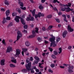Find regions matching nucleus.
<instances>
[{
  "mask_svg": "<svg viewBox=\"0 0 74 74\" xmlns=\"http://www.w3.org/2000/svg\"><path fill=\"white\" fill-rule=\"evenodd\" d=\"M17 33L18 35L17 38V41H18V40H19L21 37H22V35L21 32L19 31L17 32Z\"/></svg>",
  "mask_w": 74,
  "mask_h": 74,
  "instance_id": "3",
  "label": "nucleus"
},
{
  "mask_svg": "<svg viewBox=\"0 0 74 74\" xmlns=\"http://www.w3.org/2000/svg\"><path fill=\"white\" fill-rule=\"evenodd\" d=\"M32 34L34 35V34H36V31H34L33 30L32 31Z\"/></svg>",
  "mask_w": 74,
  "mask_h": 74,
  "instance_id": "57",
  "label": "nucleus"
},
{
  "mask_svg": "<svg viewBox=\"0 0 74 74\" xmlns=\"http://www.w3.org/2000/svg\"><path fill=\"white\" fill-rule=\"evenodd\" d=\"M6 20H5V18L4 17L3 18V21H2V23L3 24H4V23H5V22H6Z\"/></svg>",
  "mask_w": 74,
  "mask_h": 74,
  "instance_id": "29",
  "label": "nucleus"
},
{
  "mask_svg": "<svg viewBox=\"0 0 74 74\" xmlns=\"http://www.w3.org/2000/svg\"><path fill=\"white\" fill-rule=\"evenodd\" d=\"M12 16H15L16 15V13L15 12H13L12 13Z\"/></svg>",
  "mask_w": 74,
  "mask_h": 74,
  "instance_id": "47",
  "label": "nucleus"
},
{
  "mask_svg": "<svg viewBox=\"0 0 74 74\" xmlns=\"http://www.w3.org/2000/svg\"><path fill=\"white\" fill-rule=\"evenodd\" d=\"M25 45L27 47H29L30 45V44L28 41H27L25 43Z\"/></svg>",
  "mask_w": 74,
  "mask_h": 74,
  "instance_id": "18",
  "label": "nucleus"
},
{
  "mask_svg": "<svg viewBox=\"0 0 74 74\" xmlns=\"http://www.w3.org/2000/svg\"><path fill=\"white\" fill-rule=\"evenodd\" d=\"M4 3L5 5H8L10 4L9 2H8V1H5Z\"/></svg>",
  "mask_w": 74,
  "mask_h": 74,
  "instance_id": "27",
  "label": "nucleus"
},
{
  "mask_svg": "<svg viewBox=\"0 0 74 74\" xmlns=\"http://www.w3.org/2000/svg\"><path fill=\"white\" fill-rule=\"evenodd\" d=\"M62 14V13L61 12H59L58 13V15H61Z\"/></svg>",
  "mask_w": 74,
  "mask_h": 74,
  "instance_id": "59",
  "label": "nucleus"
},
{
  "mask_svg": "<svg viewBox=\"0 0 74 74\" xmlns=\"http://www.w3.org/2000/svg\"><path fill=\"white\" fill-rule=\"evenodd\" d=\"M2 43L3 44H4L5 45H6V43L5 42V40L4 39H3V40L2 41Z\"/></svg>",
  "mask_w": 74,
  "mask_h": 74,
  "instance_id": "38",
  "label": "nucleus"
},
{
  "mask_svg": "<svg viewBox=\"0 0 74 74\" xmlns=\"http://www.w3.org/2000/svg\"><path fill=\"white\" fill-rule=\"evenodd\" d=\"M60 67L61 68V69H64V67L63 66H60Z\"/></svg>",
  "mask_w": 74,
  "mask_h": 74,
  "instance_id": "63",
  "label": "nucleus"
},
{
  "mask_svg": "<svg viewBox=\"0 0 74 74\" xmlns=\"http://www.w3.org/2000/svg\"><path fill=\"white\" fill-rule=\"evenodd\" d=\"M25 67H26V69L28 71H30V70H31V73H34V70H33V69H31V67H32V62H29L27 64H25Z\"/></svg>",
  "mask_w": 74,
  "mask_h": 74,
  "instance_id": "1",
  "label": "nucleus"
},
{
  "mask_svg": "<svg viewBox=\"0 0 74 74\" xmlns=\"http://www.w3.org/2000/svg\"><path fill=\"white\" fill-rule=\"evenodd\" d=\"M24 28L25 29H27V26L26 25H24Z\"/></svg>",
  "mask_w": 74,
  "mask_h": 74,
  "instance_id": "54",
  "label": "nucleus"
},
{
  "mask_svg": "<svg viewBox=\"0 0 74 74\" xmlns=\"http://www.w3.org/2000/svg\"><path fill=\"white\" fill-rule=\"evenodd\" d=\"M35 32L36 33H38V28L36 27L35 28Z\"/></svg>",
  "mask_w": 74,
  "mask_h": 74,
  "instance_id": "31",
  "label": "nucleus"
},
{
  "mask_svg": "<svg viewBox=\"0 0 74 74\" xmlns=\"http://www.w3.org/2000/svg\"><path fill=\"white\" fill-rule=\"evenodd\" d=\"M32 15L33 16H35V13H36V9H34L32 12Z\"/></svg>",
  "mask_w": 74,
  "mask_h": 74,
  "instance_id": "19",
  "label": "nucleus"
},
{
  "mask_svg": "<svg viewBox=\"0 0 74 74\" xmlns=\"http://www.w3.org/2000/svg\"><path fill=\"white\" fill-rule=\"evenodd\" d=\"M66 12H69L70 11H73V9H71L69 7L66 8Z\"/></svg>",
  "mask_w": 74,
  "mask_h": 74,
  "instance_id": "10",
  "label": "nucleus"
},
{
  "mask_svg": "<svg viewBox=\"0 0 74 74\" xmlns=\"http://www.w3.org/2000/svg\"><path fill=\"white\" fill-rule=\"evenodd\" d=\"M72 22H74V16H73L72 17Z\"/></svg>",
  "mask_w": 74,
  "mask_h": 74,
  "instance_id": "64",
  "label": "nucleus"
},
{
  "mask_svg": "<svg viewBox=\"0 0 74 74\" xmlns=\"http://www.w3.org/2000/svg\"><path fill=\"white\" fill-rule=\"evenodd\" d=\"M18 4L19 5H20L21 7H23V3L21 2V1L18 2Z\"/></svg>",
  "mask_w": 74,
  "mask_h": 74,
  "instance_id": "17",
  "label": "nucleus"
},
{
  "mask_svg": "<svg viewBox=\"0 0 74 74\" xmlns=\"http://www.w3.org/2000/svg\"><path fill=\"white\" fill-rule=\"evenodd\" d=\"M12 51V47L11 46H9L7 48V49L6 50V53H10Z\"/></svg>",
  "mask_w": 74,
  "mask_h": 74,
  "instance_id": "4",
  "label": "nucleus"
},
{
  "mask_svg": "<svg viewBox=\"0 0 74 74\" xmlns=\"http://www.w3.org/2000/svg\"><path fill=\"white\" fill-rule=\"evenodd\" d=\"M56 44H55V43H53V47H56Z\"/></svg>",
  "mask_w": 74,
  "mask_h": 74,
  "instance_id": "55",
  "label": "nucleus"
},
{
  "mask_svg": "<svg viewBox=\"0 0 74 74\" xmlns=\"http://www.w3.org/2000/svg\"><path fill=\"white\" fill-rule=\"evenodd\" d=\"M73 69H74V67L73 66H69L68 69V72L69 73H73Z\"/></svg>",
  "mask_w": 74,
  "mask_h": 74,
  "instance_id": "5",
  "label": "nucleus"
},
{
  "mask_svg": "<svg viewBox=\"0 0 74 74\" xmlns=\"http://www.w3.org/2000/svg\"><path fill=\"white\" fill-rule=\"evenodd\" d=\"M52 15L51 14H50L47 16V18L50 19V18H52Z\"/></svg>",
  "mask_w": 74,
  "mask_h": 74,
  "instance_id": "30",
  "label": "nucleus"
},
{
  "mask_svg": "<svg viewBox=\"0 0 74 74\" xmlns=\"http://www.w3.org/2000/svg\"><path fill=\"white\" fill-rule=\"evenodd\" d=\"M34 19V17H33V16H31L30 18V21H33Z\"/></svg>",
  "mask_w": 74,
  "mask_h": 74,
  "instance_id": "32",
  "label": "nucleus"
},
{
  "mask_svg": "<svg viewBox=\"0 0 74 74\" xmlns=\"http://www.w3.org/2000/svg\"><path fill=\"white\" fill-rule=\"evenodd\" d=\"M48 71L49 72V73H53V71L51 69H49Z\"/></svg>",
  "mask_w": 74,
  "mask_h": 74,
  "instance_id": "46",
  "label": "nucleus"
},
{
  "mask_svg": "<svg viewBox=\"0 0 74 74\" xmlns=\"http://www.w3.org/2000/svg\"><path fill=\"white\" fill-rule=\"evenodd\" d=\"M40 15H41V12H39L38 14L36 15L35 16V18H40Z\"/></svg>",
  "mask_w": 74,
  "mask_h": 74,
  "instance_id": "15",
  "label": "nucleus"
},
{
  "mask_svg": "<svg viewBox=\"0 0 74 74\" xmlns=\"http://www.w3.org/2000/svg\"><path fill=\"white\" fill-rule=\"evenodd\" d=\"M62 16H63V17H64V18H66V15H65V14L62 15Z\"/></svg>",
  "mask_w": 74,
  "mask_h": 74,
  "instance_id": "62",
  "label": "nucleus"
},
{
  "mask_svg": "<svg viewBox=\"0 0 74 74\" xmlns=\"http://www.w3.org/2000/svg\"><path fill=\"white\" fill-rule=\"evenodd\" d=\"M53 27V26L52 25H50L49 26L48 29L49 30H51L52 27Z\"/></svg>",
  "mask_w": 74,
  "mask_h": 74,
  "instance_id": "39",
  "label": "nucleus"
},
{
  "mask_svg": "<svg viewBox=\"0 0 74 74\" xmlns=\"http://www.w3.org/2000/svg\"><path fill=\"white\" fill-rule=\"evenodd\" d=\"M72 48V47H71V46H69L68 47V49H71Z\"/></svg>",
  "mask_w": 74,
  "mask_h": 74,
  "instance_id": "53",
  "label": "nucleus"
},
{
  "mask_svg": "<svg viewBox=\"0 0 74 74\" xmlns=\"http://www.w3.org/2000/svg\"><path fill=\"white\" fill-rule=\"evenodd\" d=\"M5 59H3L1 60L0 61V64L1 65V66H4L5 65V63L4 62H5Z\"/></svg>",
  "mask_w": 74,
  "mask_h": 74,
  "instance_id": "13",
  "label": "nucleus"
},
{
  "mask_svg": "<svg viewBox=\"0 0 74 74\" xmlns=\"http://www.w3.org/2000/svg\"><path fill=\"white\" fill-rule=\"evenodd\" d=\"M68 30L69 32H72L73 31H74V29L71 28L70 25H69L68 26Z\"/></svg>",
  "mask_w": 74,
  "mask_h": 74,
  "instance_id": "11",
  "label": "nucleus"
},
{
  "mask_svg": "<svg viewBox=\"0 0 74 74\" xmlns=\"http://www.w3.org/2000/svg\"><path fill=\"white\" fill-rule=\"evenodd\" d=\"M66 8L64 7V8H61V10L62 11H66Z\"/></svg>",
  "mask_w": 74,
  "mask_h": 74,
  "instance_id": "35",
  "label": "nucleus"
},
{
  "mask_svg": "<svg viewBox=\"0 0 74 74\" xmlns=\"http://www.w3.org/2000/svg\"><path fill=\"white\" fill-rule=\"evenodd\" d=\"M36 73H38L39 72H40V70H39V69H36Z\"/></svg>",
  "mask_w": 74,
  "mask_h": 74,
  "instance_id": "51",
  "label": "nucleus"
},
{
  "mask_svg": "<svg viewBox=\"0 0 74 74\" xmlns=\"http://www.w3.org/2000/svg\"><path fill=\"white\" fill-rule=\"evenodd\" d=\"M53 8V10H54V11H58V9H57V8L56 7H54Z\"/></svg>",
  "mask_w": 74,
  "mask_h": 74,
  "instance_id": "49",
  "label": "nucleus"
},
{
  "mask_svg": "<svg viewBox=\"0 0 74 74\" xmlns=\"http://www.w3.org/2000/svg\"><path fill=\"white\" fill-rule=\"evenodd\" d=\"M10 11L9 10H7L6 12V16H7L6 19L7 21H10L11 20V17L8 16L9 15H10Z\"/></svg>",
  "mask_w": 74,
  "mask_h": 74,
  "instance_id": "2",
  "label": "nucleus"
},
{
  "mask_svg": "<svg viewBox=\"0 0 74 74\" xmlns=\"http://www.w3.org/2000/svg\"><path fill=\"white\" fill-rule=\"evenodd\" d=\"M55 20H56V21L58 23H59L60 22V20L58 18L56 19Z\"/></svg>",
  "mask_w": 74,
  "mask_h": 74,
  "instance_id": "45",
  "label": "nucleus"
},
{
  "mask_svg": "<svg viewBox=\"0 0 74 74\" xmlns=\"http://www.w3.org/2000/svg\"><path fill=\"white\" fill-rule=\"evenodd\" d=\"M50 66L51 67H52V68H53V67L55 66V64H51Z\"/></svg>",
  "mask_w": 74,
  "mask_h": 74,
  "instance_id": "42",
  "label": "nucleus"
},
{
  "mask_svg": "<svg viewBox=\"0 0 74 74\" xmlns=\"http://www.w3.org/2000/svg\"><path fill=\"white\" fill-rule=\"evenodd\" d=\"M49 50L51 52H52V51H53V49L52 48H51V47H49L48 48Z\"/></svg>",
  "mask_w": 74,
  "mask_h": 74,
  "instance_id": "41",
  "label": "nucleus"
},
{
  "mask_svg": "<svg viewBox=\"0 0 74 74\" xmlns=\"http://www.w3.org/2000/svg\"><path fill=\"white\" fill-rule=\"evenodd\" d=\"M53 54L55 55H57L58 54V52L56 51H53Z\"/></svg>",
  "mask_w": 74,
  "mask_h": 74,
  "instance_id": "34",
  "label": "nucleus"
},
{
  "mask_svg": "<svg viewBox=\"0 0 74 74\" xmlns=\"http://www.w3.org/2000/svg\"><path fill=\"white\" fill-rule=\"evenodd\" d=\"M35 37V35H32L28 36L27 38H34V37Z\"/></svg>",
  "mask_w": 74,
  "mask_h": 74,
  "instance_id": "22",
  "label": "nucleus"
},
{
  "mask_svg": "<svg viewBox=\"0 0 74 74\" xmlns=\"http://www.w3.org/2000/svg\"><path fill=\"white\" fill-rule=\"evenodd\" d=\"M28 59H29L27 58V60H26V63H29V61L28 60Z\"/></svg>",
  "mask_w": 74,
  "mask_h": 74,
  "instance_id": "61",
  "label": "nucleus"
},
{
  "mask_svg": "<svg viewBox=\"0 0 74 74\" xmlns=\"http://www.w3.org/2000/svg\"><path fill=\"white\" fill-rule=\"evenodd\" d=\"M21 17H20L19 16H16V18L14 19V20L17 23H19V19H21Z\"/></svg>",
  "mask_w": 74,
  "mask_h": 74,
  "instance_id": "8",
  "label": "nucleus"
},
{
  "mask_svg": "<svg viewBox=\"0 0 74 74\" xmlns=\"http://www.w3.org/2000/svg\"><path fill=\"white\" fill-rule=\"evenodd\" d=\"M22 71L24 73H27V69H23L22 70Z\"/></svg>",
  "mask_w": 74,
  "mask_h": 74,
  "instance_id": "21",
  "label": "nucleus"
},
{
  "mask_svg": "<svg viewBox=\"0 0 74 74\" xmlns=\"http://www.w3.org/2000/svg\"><path fill=\"white\" fill-rule=\"evenodd\" d=\"M37 40L38 41H39V42H40L42 41V38L40 37H38V38Z\"/></svg>",
  "mask_w": 74,
  "mask_h": 74,
  "instance_id": "24",
  "label": "nucleus"
},
{
  "mask_svg": "<svg viewBox=\"0 0 74 74\" xmlns=\"http://www.w3.org/2000/svg\"><path fill=\"white\" fill-rule=\"evenodd\" d=\"M45 1V0H41V2L42 3H44V2Z\"/></svg>",
  "mask_w": 74,
  "mask_h": 74,
  "instance_id": "60",
  "label": "nucleus"
},
{
  "mask_svg": "<svg viewBox=\"0 0 74 74\" xmlns=\"http://www.w3.org/2000/svg\"><path fill=\"white\" fill-rule=\"evenodd\" d=\"M68 5L66 4L65 5L61 3L60 5L61 6H62V7H71V3H68Z\"/></svg>",
  "mask_w": 74,
  "mask_h": 74,
  "instance_id": "6",
  "label": "nucleus"
},
{
  "mask_svg": "<svg viewBox=\"0 0 74 74\" xmlns=\"http://www.w3.org/2000/svg\"><path fill=\"white\" fill-rule=\"evenodd\" d=\"M11 62L14 63H16V59L14 60H11Z\"/></svg>",
  "mask_w": 74,
  "mask_h": 74,
  "instance_id": "40",
  "label": "nucleus"
},
{
  "mask_svg": "<svg viewBox=\"0 0 74 74\" xmlns=\"http://www.w3.org/2000/svg\"><path fill=\"white\" fill-rule=\"evenodd\" d=\"M42 30L43 31L45 32V31L46 30V28H45V27H43L42 28Z\"/></svg>",
  "mask_w": 74,
  "mask_h": 74,
  "instance_id": "44",
  "label": "nucleus"
},
{
  "mask_svg": "<svg viewBox=\"0 0 74 74\" xmlns=\"http://www.w3.org/2000/svg\"><path fill=\"white\" fill-rule=\"evenodd\" d=\"M23 51L25 52L27 51V49L23 48Z\"/></svg>",
  "mask_w": 74,
  "mask_h": 74,
  "instance_id": "43",
  "label": "nucleus"
},
{
  "mask_svg": "<svg viewBox=\"0 0 74 74\" xmlns=\"http://www.w3.org/2000/svg\"><path fill=\"white\" fill-rule=\"evenodd\" d=\"M20 8L23 10H26V7H20Z\"/></svg>",
  "mask_w": 74,
  "mask_h": 74,
  "instance_id": "36",
  "label": "nucleus"
},
{
  "mask_svg": "<svg viewBox=\"0 0 74 74\" xmlns=\"http://www.w3.org/2000/svg\"><path fill=\"white\" fill-rule=\"evenodd\" d=\"M31 16L30 14H29L28 17H27L26 20L27 21H30V18H31Z\"/></svg>",
  "mask_w": 74,
  "mask_h": 74,
  "instance_id": "16",
  "label": "nucleus"
},
{
  "mask_svg": "<svg viewBox=\"0 0 74 74\" xmlns=\"http://www.w3.org/2000/svg\"><path fill=\"white\" fill-rule=\"evenodd\" d=\"M20 54H21V50L19 49H16V56H19V55H20Z\"/></svg>",
  "mask_w": 74,
  "mask_h": 74,
  "instance_id": "7",
  "label": "nucleus"
},
{
  "mask_svg": "<svg viewBox=\"0 0 74 74\" xmlns=\"http://www.w3.org/2000/svg\"><path fill=\"white\" fill-rule=\"evenodd\" d=\"M10 67H16L15 65L12 64H10Z\"/></svg>",
  "mask_w": 74,
  "mask_h": 74,
  "instance_id": "28",
  "label": "nucleus"
},
{
  "mask_svg": "<svg viewBox=\"0 0 74 74\" xmlns=\"http://www.w3.org/2000/svg\"><path fill=\"white\" fill-rule=\"evenodd\" d=\"M67 31H64V32L62 33V37L64 38H65L66 36V35L67 34Z\"/></svg>",
  "mask_w": 74,
  "mask_h": 74,
  "instance_id": "9",
  "label": "nucleus"
},
{
  "mask_svg": "<svg viewBox=\"0 0 74 74\" xmlns=\"http://www.w3.org/2000/svg\"><path fill=\"white\" fill-rule=\"evenodd\" d=\"M34 58L36 60L38 61V62H40V60L38 57L35 56V57Z\"/></svg>",
  "mask_w": 74,
  "mask_h": 74,
  "instance_id": "25",
  "label": "nucleus"
},
{
  "mask_svg": "<svg viewBox=\"0 0 74 74\" xmlns=\"http://www.w3.org/2000/svg\"><path fill=\"white\" fill-rule=\"evenodd\" d=\"M30 60L32 61L33 60V57H31L30 58Z\"/></svg>",
  "mask_w": 74,
  "mask_h": 74,
  "instance_id": "56",
  "label": "nucleus"
},
{
  "mask_svg": "<svg viewBox=\"0 0 74 74\" xmlns=\"http://www.w3.org/2000/svg\"><path fill=\"white\" fill-rule=\"evenodd\" d=\"M59 51L58 52V53H59V54H60V53H62V49L61 48H59Z\"/></svg>",
  "mask_w": 74,
  "mask_h": 74,
  "instance_id": "26",
  "label": "nucleus"
},
{
  "mask_svg": "<svg viewBox=\"0 0 74 74\" xmlns=\"http://www.w3.org/2000/svg\"><path fill=\"white\" fill-rule=\"evenodd\" d=\"M61 39H60V37H58L57 38H56V41L57 42H59V41H60V40Z\"/></svg>",
  "mask_w": 74,
  "mask_h": 74,
  "instance_id": "33",
  "label": "nucleus"
},
{
  "mask_svg": "<svg viewBox=\"0 0 74 74\" xmlns=\"http://www.w3.org/2000/svg\"><path fill=\"white\" fill-rule=\"evenodd\" d=\"M13 25V23L12 22H11L8 25V27H10L11 26H12Z\"/></svg>",
  "mask_w": 74,
  "mask_h": 74,
  "instance_id": "20",
  "label": "nucleus"
},
{
  "mask_svg": "<svg viewBox=\"0 0 74 74\" xmlns=\"http://www.w3.org/2000/svg\"><path fill=\"white\" fill-rule=\"evenodd\" d=\"M58 0H53V1L52 2L53 3H56L57 2Z\"/></svg>",
  "mask_w": 74,
  "mask_h": 74,
  "instance_id": "50",
  "label": "nucleus"
},
{
  "mask_svg": "<svg viewBox=\"0 0 74 74\" xmlns=\"http://www.w3.org/2000/svg\"><path fill=\"white\" fill-rule=\"evenodd\" d=\"M55 42H51V44H50V47H52V45H53V43H54Z\"/></svg>",
  "mask_w": 74,
  "mask_h": 74,
  "instance_id": "58",
  "label": "nucleus"
},
{
  "mask_svg": "<svg viewBox=\"0 0 74 74\" xmlns=\"http://www.w3.org/2000/svg\"><path fill=\"white\" fill-rule=\"evenodd\" d=\"M55 37L50 38V41L51 42H55Z\"/></svg>",
  "mask_w": 74,
  "mask_h": 74,
  "instance_id": "12",
  "label": "nucleus"
},
{
  "mask_svg": "<svg viewBox=\"0 0 74 74\" xmlns=\"http://www.w3.org/2000/svg\"><path fill=\"white\" fill-rule=\"evenodd\" d=\"M38 8L40 10H42V9H43V7H42L41 5H39L38 7Z\"/></svg>",
  "mask_w": 74,
  "mask_h": 74,
  "instance_id": "37",
  "label": "nucleus"
},
{
  "mask_svg": "<svg viewBox=\"0 0 74 74\" xmlns=\"http://www.w3.org/2000/svg\"><path fill=\"white\" fill-rule=\"evenodd\" d=\"M20 20L23 25H25V24H26V23L25 22V20H23V19L22 18V17H21Z\"/></svg>",
  "mask_w": 74,
  "mask_h": 74,
  "instance_id": "14",
  "label": "nucleus"
},
{
  "mask_svg": "<svg viewBox=\"0 0 74 74\" xmlns=\"http://www.w3.org/2000/svg\"><path fill=\"white\" fill-rule=\"evenodd\" d=\"M51 57L52 58H53V59H55L56 58V56H55L53 55L51 56Z\"/></svg>",
  "mask_w": 74,
  "mask_h": 74,
  "instance_id": "48",
  "label": "nucleus"
},
{
  "mask_svg": "<svg viewBox=\"0 0 74 74\" xmlns=\"http://www.w3.org/2000/svg\"><path fill=\"white\" fill-rule=\"evenodd\" d=\"M64 21H65V22H68V21H67V19H66V17L65 18H64Z\"/></svg>",
  "mask_w": 74,
  "mask_h": 74,
  "instance_id": "52",
  "label": "nucleus"
},
{
  "mask_svg": "<svg viewBox=\"0 0 74 74\" xmlns=\"http://www.w3.org/2000/svg\"><path fill=\"white\" fill-rule=\"evenodd\" d=\"M16 10L17 11H18V12L19 14L21 13V10L19 8H17L16 9Z\"/></svg>",
  "mask_w": 74,
  "mask_h": 74,
  "instance_id": "23",
  "label": "nucleus"
}]
</instances>
